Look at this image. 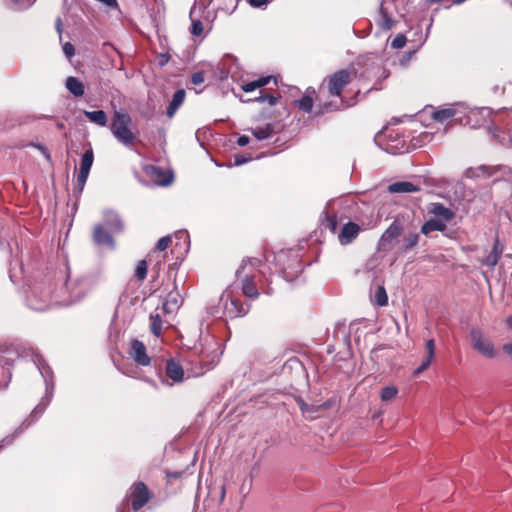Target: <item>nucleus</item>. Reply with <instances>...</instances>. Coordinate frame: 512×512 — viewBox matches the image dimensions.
<instances>
[{"instance_id": "1", "label": "nucleus", "mask_w": 512, "mask_h": 512, "mask_svg": "<svg viewBox=\"0 0 512 512\" xmlns=\"http://www.w3.org/2000/svg\"><path fill=\"white\" fill-rule=\"evenodd\" d=\"M353 77V72L341 69L324 78L320 91L326 90L328 96L336 99L327 101L319 99V114L343 111L351 106L342 96V92L352 82Z\"/></svg>"}, {"instance_id": "23", "label": "nucleus", "mask_w": 512, "mask_h": 512, "mask_svg": "<svg viewBox=\"0 0 512 512\" xmlns=\"http://www.w3.org/2000/svg\"><path fill=\"white\" fill-rule=\"evenodd\" d=\"M84 115L93 123L99 126H106L107 115L103 110L97 111H84Z\"/></svg>"}, {"instance_id": "4", "label": "nucleus", "mask_w": 512, "mask_h": 512, "mask_svg": "<svg viewBox=\"0 0 512 512\" xmlns=\"http://www.w3.org/2000/svg\"><path fill=\"white\" fill-rule=\"evenodd\" d=\"M152 496L149 488L142 481L133 483L128 491V499L135 512L143 508L151 500Z\"/></svg>"}, {"instance_id": "25", "label": "nucleus", "mask_w": 512, "mask_h": 512, "mask_svg": "<svg viewBox=\"0 0 512 512\" xmlns=\"http://www.w3.org/2000/svg\"><path fill=\"white\" fill-rule=\"evenodd\" d=\"M338 217L335 213H325L322 220V226L328 229L331 233H336L338 229Z\"/></svg>"}, {"instance_id": "44", "label": "nucleus", "mask_w": 512, "mask_h": 512, "mask_svg": "<svg viewBox=\"0 0 512 512\" xmlns=\"http://www.w3.org/2000/svg\"><path fill=\"white\" fill-rule=\"evenodd\" d=\"M31 145H32V146H34V147H36V148H38V149H39V151H41V152L46 156V158H47V159H49V158H50V154H49V152H48V150H47V148H46V147H44V146H43V145H41V144H31Z\"/></svg>"}, {"instance_id": "37", "label": "nucleus", "mask_w": 512, "mask_h": 512, "mask_svg": "<svg viewBox=\"0 0 512 512\" xmlns=\"http://www.w3.org/2000/svg\"><path fill=\"white\" fill-rule=\"evenodd\" d=\"M204 26L200 20L192 21L190 32L194 36H200L203 33Z\"/></svg>"}, {"instance_id": "39", "label": "nucleus", "mask_w": 512, "mask_h": 512, "mask_svg": "<svg viewBox=\"0 0 512 512\" xmlns=\"http://www.w3.org/2000/svg\"><path fill=\"white\" fill-rule=\"evenodd\" d=\"M63 52L68 59H71L75 54V48L70 42H66L63 45Z\"/></svg>"}, {"instance_id": "19", "label": "nucleus", "mask_w": 512, "mask_h": 512, "mask_svg": "<svg viewBox=\"0 0 512 512\" xmlns=\"http://www.w3.org/2000/svg\"><path fill=\"white\" fill-rule=\"evenodd\" d=\"M272 80H275L273 76H263L254 81L244 83L241 88L244 92L249 93L268 85Z\"/></svg>"}, {"instance_id": "32", "label": "nucleus", "mask_w": 512, "mask_h": 512, "mask_svg": "<svg viewBox=\"0 0 512 512\" xmlns=\"http://www.w3.org/2000/svg\"><path fill=\"white\" fill-rule=\"evenodd\" d=\"M374 299L376 304L379 306H386L388 304V295L384 286L377 287L374 294Z\"/></svg>"}, {"instance_id": "55", "label": "nucleus", "mask_w": 512, "mask_h": 512, "mask_svg": "<svg viewBox=\"0 0 512 512\" xmlns=\"http://www.w3.org/2000/svg\"><path fill=\"white\" fill-rule=\"evenodd\" d=\"M173 304H177V299H172Z\"/></svg>"}, {"instance_id": "12", "label": "nucleus", "mask_w": 512, "mask_h": 512, "mask_svg": "<svg viewBox=\"0 0 512 512\" xmlns=\"http://www.w3.org/2000/svg\"><path fill=\"white\" fill-rule=\"evenodd\" d=\"M165 374L172 383H180L184 380V369L181 364L174 359H169L165 365Z\"/></svg>"}, {"instance_id": "8", "label": "nucleus", "mask_w": 512, "mask_h": 512, "mask_svg": "<svg viewBox=\"0 0 512 512\" xmlns=\"http://www.w3.org/2000/svg\"><path fill=\"white\" fill-rule=\"evenodd\" d=\"M129 355L140 366H148L151 362L145 344L137 339L131 341Z\"/></svg>"}, {"instance_id": "47", "label": "nucleus", "mask_w": 512, "mask_h": 512, "mask_svg": "<svg viewBox=\"0 0 512 512\" xmlns=\"http://www.w3.org/2000/svg\"><path fill=\"white\" fill-rule=\"evenodd\" d=\"M246 162H247V159L244 158V157H238V156L235 157V164L236 165H241V164H244Z\"/></svg>"}, {"instance_id": "54", "label": "nucleus", "mask_w": 512, "mask_h": 512, "mask_svg": "<svg viewBox=\"0 0 512 512\" xmlns=\"http://www.w3.org/2000/svg\"><path fill=\"white\" fill-rule=\"evenodd\" d=\"M442 0H431V2H434V3H438V2H441Z\"/></svg>"}, {"instance_id": "41", "label": "nucleus", "mask_w": 512, "mask_h": 512, "mask_svg": "<svg viewBox=\"0 0 512 512\" xmlns=\"http://www.w3.org/2000/svg\"><path fill=\"white\" fill-rule=\"evenodd\" d=\"M270 0H249V4L253 7H261L266 5Z\"/></svg>"}, {"instance_id": "27", "label": "nucleus", "mask_w": 512, "mask_h": 512, "mask_svg": "<svg viewBox=\"0 0 512 512\" xmlns=\"http://www.w3.org/2000/svg\"><path fill=\"white\" fill-rule=\"evenodd\" d=\"M272 133H273V125L272 124H266L264 127H257L252 130V134L258 140L267 139L271 136Z\"/></svg>"}, {"instance_id": "9", "label": "nucleus", "mask_w": 512, "mask_h": 512, "mask_svg": "<svg viewBox=\"0 0 512 512\" xmlns=\"http://www.w3.org/2000/svg\"><path fill=\"white\" fill-rule=\"evenodd\" d=\"M361 227L355 222L349 221L345 223L338 233V241L341 245L351 244L361 232Z\"/></svg>"}, {"instance_id": "21", "label": "nucleus", "mask_w": 512, "mask_h": 512, "mask_svg": "<svg viewBox=\"0 0 512 512\" xmlns=\"http://www.w3.org/2000/svg\"><path fill=\"white\" fill-rule=\"evenodd\" d=\"M151 170V177L154 178V180L163 186L169 185L172 182V175L166 173L164 170H162L159 167L156 166H150Z\"/></svg>"}, {"instance_id": "20", "label": "nucleus", "mask_w": 512, "mask_h": 512, "mask_svg": "<svg viewBox=\"0 0 512 512\" xmlns=\"http://www.w3.org/2000/svg\"><path fill=\"white\" fill-rule=\"evenodd\" d=\"M446 230V224L440 219H430L426 221L421 227V233L428 235L433 231L443 232Z\"/></svg>"}, {"instance_id": "52", "label": "nucleus", "mask_w": 512, "mask_h": 512, "mask_svg": "<svg viewBox=\"0 0 512 512\" xmlns=\"http://www.w3.org/2000/svg\"><path fill=\"white\" fill-rule=\"evenodd\" d=\"M168 304H169V301H167V302H165V303H164V305H163L164 310H167V306H168Z\"/></svg>"}, {"instance_id": "7", "label": "nucleus", "mask_w": 512, "mask_h": 512, "mask_svg": "<svg viewBox=\"0 0 512 512\" xmlns=\"http://www.w3.org/2000/svg\"><path fill=\"white\" fill-rule=\"evenodd\" d=\"M94 161V153L92 148L84 152L80 161V169L76 178L75 188L81 193L88 179L92 164Z\"/></svg>"}, {"instance_id": "6", "label": "nucleus", "mask_w": 512, "mask_h": 512, "mask_svg": "<svg viewBox=\"0 0 512 512\" xmlns=\"http://www.w3.org/2000/svg\"><path fill=\"white\" fill-rule=\"evenodd\" d=\"M221 301H223L224 308V316L230 319H235L238 317L245 316L249 310L250 305L244 303L241 299L236 297H221Z\"/></svg>"}, {"instance_id": "26", "label": "nucleus", "mask_w": 512, "mask_h": 512, "mask_svg": "<svg viewBox=\"0 0 512 512\" xmlns=\"http://www.w3.org/2000/svg\"><path fill=\"white\" fill-rule=\"evenodd\" d=\"M150 330H151V333L156 336V337H159L161 336L162 334V324H163V321H162V318L159 314H151L150 315Z\"/></svg>"}, {"instance_id": "22", "label": "nucleus", "mask_w": 512, "mask_h": 512, "mask_svg": "<svg viewBox=\"0 0 512 512\" xmlns=\"http://www.w3.org/2000/svg\"><path fill=\"white\" fill-rule=\"evenodd\" d=\"M388 189L392 193H411L419 191L417 186L407 181L395 182L391 184Z\"/></svg>"}, {"instance_id": "48", "label": "nucleus", "mask_w": 512, "mask_h": 512, "mask_svg": "<svg viewBox=\"0 0 512 512\" xmlns=\"http://www.w3.org/2000/svg\"><path fill=\"white\" fill-rule=\"evenodd\" d=\"M392 26H393V20H391L390 18H386L384 27L386 29H390V28H392Z\"/></svg>"}, {"instance_id": "34", "label": "nucleus", "mask_w": 512, "mask_h": 512, "mask_svg": "<svg viewBox=\"0 0 512 512\" xmlns=\"http://www.w3.org/2000/svg\"><path fill=\"white\" fill-rule=\"evenodd\" d=\"M398 389L395 386H386L381 390V400L389 401L396 397Z\"/></svg>"}, {"instance_id": "17", "label": "nucleus", "mask_w": 512, "mask_h": 512, "mask_svg": "<svg viewBox=\"0 0 512 512\" xmlns=\"http://www.w3.org/2000/svg\"><path fill=\"white\" fill-rule=\"evenodd\" d=\"M186 96V92L184 89H178L172 97L171 102L169 103V106L166 110V115L168 118H172L177 110L180 108V106L184 103Z\"/></svg>"}, {"instance_id": "3", "label": "nucleus", "mask_w": 512, "mask_h": 512, "mask_svg": "<svg viewBox=\"0 0 512 512\" xmlns=\"http://www.w3.org/2000/svg\"><path fill=\"white\" fill-rule=\"evenodd\" d=\"M131 122L132 119L128 113L114 112L110 129L114 137L125 146L133 145L136 140V136L129 128Z\"/></svg>"}, {"instance_id": "49", "label": "nucleus", "mask_w": 512, "mask_h": 512, "mask_svg": "<svg viewBox=\"0 0 512 512\" xmlns=\"http://www.w3.org/2000/svg\"><path fill=\"white\" fill-rule=\"evenodd\" d=\"M507 325H508V327L512 330V317H509V318L507 319Z\"/></svg>"}, {"instance_id": "24", "label": "nucleus", "mask_w": 512, "mask_h": 512, "mask_svg": "<svg viewBox=\"0 0 512 512\" xmlns=\"http://www.w3.org/2000/svg\"><path fill=\"white\" fill-rule=\"evenodd\" d=\"M401 232L402 228L400 227V225L392 223L383 233L381 241L383 243L391 242L392 240L398 238L401 235Z\"/></svg>"}, {"instance_id": "31", "label": "nucleus", "mask_w": 512, "mask_h": 512, "mask_svg": "<svg viewBox=\"0 0 512 512\" xmlns=\"http://www.w3.org/2000/svg\"><path fill=\"white\" fill-rule=\"evenodd\" d=\"M148 263L146 260H140L135 268L134 276L138 281H143L147 276Z\"/></svg>"}, {"instance_id": "30", "label": "nucleus", "mask_w": 512, "mask_h": 512, "mask_svg": "<svg viewBox=\"0 0 512 512\" xmlns=\"http://www.w3.org/2000/svg\"><path fill=\"white\" fill-rule=\"evenodd\" d=\"M403 242L404 245L402 247V251L406 252L418 244L419 235L417 233H410L404 237Z\"/></svg>"}, {"instance_id": "2", "label": "nucleus", "mask_w": 512, "mask_h": 512, "mask_svg": "<svg viewBox=\"0 0 512 512\" xmlns=\"http://www.w3.org/2000/svg\"><path fill=\"white\" fill-rule=\"evenodd\" d=\"M261 271H254V264L251 261H243L241 267L237 270V276L241 279V289L244 296L251 300L259 297L260 291L266 294L271 293L269 287L264 288L261 284Z\"/></svg>"}, {"instance_id": "45", "label": "nucleus", "mask_w": 512, "mask_h": 512, "mask_svg": "<svg viewBox=\"0 0 512 512\" xmlns=\"http://www.w3.org/2000/svg\"><path fill=\"white\" fill-rule=\"evenodd\" d=\"M502 350L505 354L512 358V343H507L502 346Z\"/></svg>"}, {"instance_id": "36", "label": "nucleus", "mask_w": 512, "mask_h": 512, "mask_svg": "<svg viewBox=\"0 0 512 512\" xmlns=\"http://www.w3.org/2000/svg\"><path fill=\"white\" fill-rule=\"evenodd\" d=\"M406 37L403 34H398L394 37V39L391 41V47L394 49H400L403 48L406 44Z\"/></svg>"}, {"instance_id": "38", "label": "nucleus", "mask_w": 512, "mask_h": 512, "mask_svg": "<svg viewBox=\"0 0 512 512\" xmlns=\"http://www.w3.org/2000/svg\"><path fill=\"white\" fill-rule=\"evenodd\" d=\"M190 81L195 86L201 85L205 81L204 73L201 71L193 73Z\"/></svg>"}, {"instance_id": "18", "label": "nucleus", "mask_w": 512, "mask_h": 512, "mask_svg": "<svg viewBox=\"0 0 512 512\" xmlns=\"http://www.w3.org/2000/svg\"><path fill=\"white\" fill-rule=\"evenodd\" d=\"M65 87L75 97H82L85 93L84 84L74 76H69L65 81Z\"/></svg>"}, {"instance_id": "15", "label": "nucleus", "mask_w": 512, "mask_h": 512, "mask_svg": "<svg viewBox=\"0 0 512 512\" xmlns=\"http://www.w3.org/2000/svg\"><path fill=\"white\" fill-rule=\"evenodd\" d=\"M456 115V109L453 105H447L445 107H440L432 112L431 118L438 123H445L448 120L452 119Z\"/></svg>"}, {"instance_id": "5", "label": "nucleus", "mask_w": 512, "mask_h": 512, "mask_svg": "<svg viewBox=\"0 0 512 512\" xmlns=\"http://www.w3.org/2000/svg\"><path fill=\"white\" fill-rule=\"evenodd\" d=\"M470 338L473 348L486 358L492 359L496 351L492 341L486 338L480 329L474 328L470 331Z\"/></svg>"}, {"instance_id": "43", "label": "nucleus", "mask_w": 512, "mask_h": 512, "mask_svg": "<svg viewBox=\"0 0 512 512\" xmlns=\"http://www.w3.org/2000/svg\"><path fill=\"white\" fill-rule=\"evenodd\" d=\"M249 142H250V139L246 135H242V136L238 137V139H237V144L239 146H246Z\"/></svg>"}, {"instance_id": "40", "label": "nucleus", "mask_w": 512, "mask_h": 512, "mask_svg": "<svg viewBox=\"0 0 512 512\" xmlns=\"http://www.w3.org/2000/svg\"><path fill=\"white\" fill-rule=\"evenodd\" d=\"M183 475V472H179V471H176V472H171V471H167L166 472V478L168 480L170 479H179L181 478Z\"/></svg>"}, {"instance_id": "13", "label": "nucleus", "mask_w": 512, "mask_h": 512, "mask_svg": "<svg viewBox=\"0 0 512 512\" xmlns=\"http://www.w3.org/2000/svg\"><path fill=\"white\" fill-rule=\"evenodd\" d=\"M503 251L504 245L500 242L499 237L496 236L492 251L489 253L488 256L481 260V263L490 268H494L497 265L498 261L500 260Z\"/></svg>"}, {"instance_id": "51", "label": "nucleus", "mask_w": 512, "mask_h": 512, "mask_svg": "<svg viewBox=\"0 0 512 512\" xmlns=\"http://www.w3.org/2000/svg\"><path fill=\"white\" fill-rule=\"evenodd\" d=\"M466 0H454V4H462L463 2H465Z\"/></svg>"}, {"instance_id": "10", "label": "nucleus", "mask_w": 512, "mask_h": 512, "mask_svg": "<svg viewBox=\"0 0 512 512\" xmlns=\"http://www.w3.org/2000/svg\"><path fill=\"white\" fill-rule=\"evenodd\" d=\"M501 169V166H487L480 165L477 167H469L464 172V177L467 179H487L496 174Z\"/></svg>"}, {"instance_id": "16", "label": "nucleus", "mask_w": 512, "mask_h": 512, "mask_svg": "<svg viewBox=\"0 0 512 512\" xmlns=\"http://www.w3.org/2000/svg\"><path fill=\"white\" fill-rule=\"evenodd\" d=\"M429 212L433 214L437 219L442 220L444 223L451 221L455 217L454 211L445 207L441 203H433Z\"/></svg>"}, {"instance_id": "42", "label": "nucleus", "mask_w": 512, "mask_h": 512, "mask_svg": "<svg viewBox=\"0 0 512 512\" xmlns=\"http://www.w3.org/2000/svg\"><path fill=\"white\" fill-rule=\"evenodd\" d=\"M44 410H45V407H44V406H37V407L33 410V412H32V417H33V418H35V419H36V418H38V417H40V416L42 415V413L44 412Z\"/></svg>"}, {"instance_id": "35", "label": "nucleus", "mask_w": 512, "mask_h": 512, "mask_svg": "<svg viewBox=\"0 0 512 512\" xmlns=\"http://www.w3.org/2000/svg\"><path fill=\"white\" fill-rule=\"evenodd\" d=\"M298 406L302 413L318 412L323 406H309L301 398L297 400Z\"/></svg>"}, {"instance_id": "11", "label": "nucleus", "mask_w": 512, "mask_h": 512, "mask_svg": "<svg viewBox=\"0 0 512 512\" xmlns=\"http://www.w3.org/2000/svg\"><path fill=\"white\" fill-rule=\"evenodd\" d=\"M92 239L94 243L99 246H114V239L112 235L100 224L94 226Z\"/></svg>"}, {"instance_id": "53", "label": "nucleus", "mask_w": 512, "mask_h": 512, "mask_svg": "<svg viewBox=\"0 0 512 512\" xmlns=\"http://www.w3.org/2000/svg\"><path fill=\"white\" fill-rule=\"evenodd\" d=\"M57 126H58L59 129H62L64 127L63 124H58Z\"/></svg>"}, {"instance_id": "14", "label": "nucleus", "mask_w": 512, "mask_h": 512, "mask_svg": "<svg viewBox=\"0 0 512 512\" xmlns=\"http://www.w3.org/2000/svg\"><path fill=\"white\" fill-rule=\"evenodd\" d=\"M426 357L422 361L421 365L414 370L413 375L418 376L422 372L428 369L430 364L432 363L435 356V341L433 339H429L425 344Z\"/></svg>"}, {"instance_id": "50", "label": "nucleus", "mask_w": 512, "mask_h": 512, "mask_svg": "<svg viewBox=\"0 0 512 512\" xmlns=\"http://www.w3.org/2000/svg\"><path fill=\"white\" fill-rule=\"evenodd\" d=\"M224 497H225V487H224V486H222V487H221V500H223V499H224Z\"/></svg>"}, {"instance_id": "29", "label": "nucleus", "mask_w": 512, "mask_h": 512, "mask_svg": "<svg viewBox=\"0 0 512 512\" xmlns=\"http://www.w3.org/2000/svg\"><path fill=\"white\" fill-rule=\"evenodd\" d=\"M172 243L171 236H164L160 238L155 246V248L151 251L149 256L155 255L157 253L164 252Z\"/></svg>"}, {"instance_id": "46", "label": "nucleus", "mask_w": 512, "mask_h": 512, "mask_svg": "<svg viewBox=\"0 0 512 512\" xmlns=\"http://www.w3.org/2000/svg\"><path fill=\"white\" fill-rule=\"evenodd\" d=\"M56 30L59 33V35L62 34V20L60 17H58L56 20Z\"/></svg>"}, {"instance_id": "28", "label": "nucleus", "mask_w": 512, "mask_h": 512, "mask_svg": "<svg viewBox=\"0 0 512 512\" xmlns=\"http://www.w3.org/2000/svg\"><path fill=\"white\" fill-rule=\"evenodd\" d=\"M240 99L242 102H249V101H257L259 103L267 102L269 104V106H274L277 103L278 97H276L272 94H269V93L261 92V94L258 97L247 99V100H244L242 98H240Z\"/></svg>"}, {"instance_id": "33", "label": "nucleus", "mask_w": 512, "mask_h": 512, "mask_svg": "<svg viewBox=\"0 0 512 512\" xmlns=\"http://www.w3.org/2000/svg\"><path fill=\"white\" fill-rule=\"evenodd\" d=\"M313 103V98L309 95H305L297 101V106L303 112L309 113L312 111Z\"/></svg>"}]
</instances>
